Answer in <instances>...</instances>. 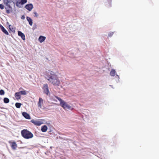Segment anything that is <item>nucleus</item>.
Wrapping results in <instances>:
<instances>
[{"mask_svg":"<svg viewBox=\"0 0 159 159\" xmlns=\"http://www.w3.org/2000/svg\"><path fill=\"white\" fill-rule=\"evenodd\" d=\"M46 78L55 86H58L60 81L57 76L53 72L48 71L45 75Z\"/></svg>","mask_w":159,"mask_h":159,"instance_id":"f257e3e1","label":"nucleus"},{"mask_svg":"<svg viewBox=\"0 0 159 159\" xmlns=\"http://www.w3.org/2000/svg\"><path fill=\"white\" fill-rule=\"evenodd\" d=\"M19 92L20 94L23 95H25L27 94L26 91L25 90L21 91Z\"/></svg>","mask_w":159,"mask_h":159,"instance_id":"aec40b11","label":"nucleus"},{"mask_svg":"<svg viewBox=\"0 0 159 159\" xmlns=\"http://www.w3.org/2000/svg\"><path fill=\"white\" fill-rule=\"evenodd\" d=\"M45 39L46 37H45L40 36L39 38V40L40 42L42 43L45 40Z\"/></svg>","mask_w":159,"mask_h":159,"instance_id":"2eb2a0df","label":"nucleus"},{"mask_svg":"<svg viewBox=\"0 0 159 159\" xmlns=\"http://www.w3.org/2000/svg\"><path fill=\"white\" fill-rule=\"evenodd\" d=\"M18 35L20 36L22 38V39L23 40H25V36L24 34L23 33H22L21 31H18Z\"/></svg>","mask_w":159,"mask_h":159,"instance_id":"ddd939ff","label":"nucleus"},{"mask_svg":"<svg viewBox=\"0 0 159 159\" xmlns=\"http://www.w3.org/2000/svg\"><path fill=\"white\" fill-rule=\"evenodd\" d=\"M114 33L113 32H111L109 34L108 36L109 37H111L112 36Z\"/></svg>","mask_w":159,"mask_h":159,"instance_id":"a878e982","label":"nucleus"},{"mask_svg":"<svg viewBox=\"0 0 159 159\" xmlns=\"http://www.w3.org/2000/svg\"><path fill=\"white\" fill-rule=\"evenodd\" d=\"M48 129V127L46 125H44L41 127V130L43 132H46Z\"/></svg>","mask_w":159,"mask_h":159,"instance_id":"f3484780","label":"nucleus"},{"mask_svg":"<svg viewBox=\"0 0 159 159\" xmlns=\"http://www.w3.org/2000/svg\"><path fill=\"white\" fill-rule=\"evenodd\" d=\"M0 8L2 10L4 8V5L2 4H0Z\"/></svg>","mask_w":159,"mask_h":159,"instance_id":"b1692460","label":"nucleus"},{"mask_svg":"<svg viewBox=\"0 0 159 159\" xmlns=\"http://www.w3.org/2000/svg\"><path fill=\"white\" fill-rule=\"evenodd\" d=\"M5 93V92L2 89L0 90V95H3Z\"/></svg>","mask_w":159,"mask_h":159,"instance_id":"5701e85b","label":"nucleus"},{"mask_svg":"<svg viewBox=\"0 0 159 159\" xmlns=\"http://www.w3.org/2000/svg\"><path fill=\"white\" fill-rule=\"evenodd\" d=\"M3 101L4 103H7L9 102V100L8 98H4Z\"/></svg>","mask_w":159,"mask_h":159,"instance_id":"412c9836","label":"nucleus"},{"mask_svg":"<svg viewBox=\"0 0 159 159\" xmlns=\"http://www.w3.org/2000/svg\"><path fill=\"white\" fill-rule=\"evenodd\" d=\"M31 122L35 125L38 126H39L42 124V123L40 121L34 120H32Z\"/></svg>","mask_w":159,"mask_h":159,"instance_id":"6e6552de","label":"nucleus"},{"mask_svg":"<svg viewBox=\"0 0 159 159\" xmlns=\"http://www.w3.org/2000/svg\"><path fill=\"white\" fill-rule=\"evenodd\" d=\"M15 97L17 100L20 99L21 97L19 92L16 93L15 94Z\"/></svg>","mask_w":159,"mask_h":159,"instance_id":"4468645a","label":"nucleus"},{"mask_svg":"<svg viewBox=\"0 0 159 159\" xmlns=\"http://www.w3.org/2000/svg\"><path fill=\"white\" fill-rule=\"evenodd\" d=\"M3 2L5 5L6 6L5 7L6 12L7 14H9L13 11L12 7L11 5L14 2L12 0H3Z\"/></svg>","mask_w":159,"mask_h":159,"instance_id":"f03ea898","label":"nucleus"},{"mask_svg":"<svg viewBox=\"0 0 159 159\" xmlns=\"http://www.w3.org/2000/svg\"><path fill=\"white\" fill-rule=\"evenodd\" d=\"M9 28L10 31L12 32H15V29L11 25H10L9 26Z\"/></svg>","mask_w":159,"mask_h":159,"instance_id":"6ab92c4d","label":"nucleus"},{"mask_svg":"<svg viewBox=\"0 0 159 159\" xmlns=\"http://www.w3.org/2000/svg\"><path fill=\"white\" fill-rule=\"evenodd\" d=\"M34 17H38V14L36 12H35V11L34 12Z\"/></svg>","mask_w":159,"mask_h":159,"instance_id":"393cba45","label":"nucleus"},{"mask_svg":"<svg viewBox=\"0 0 159 159\" xmlns=\"http://www.w3.org/2000/svg\"><path fill=\"white\" fill-rule=\"evenodd\" d=\"M116 71L114 69H112L110 72V75L112 76H114L115 75Z\"/></svg>","mask_w":159,"mask_h":159,"instance_id":"a211bd4d","label":"nucleus"},{"mask_svg":"<svg viewBox=\"0 0 159 159\" xmlns=\"http://www.w3.org/2000/svg\"><path fill=\"white\" fill-rule=\"evenodd\" d=\"M8 142L10 144L12 149L14 150H16V148L17 147V145L16 143L14 141L12 142L11 141H9Z\"/></svg>","mask_w":159,"mask_h":159,"instance_id":"0eeeda50","label":"nucleus"},{"mask_svg":"<svg viewBox=\"0 0 159 159\" xmlns=\"http://www.w3.org/2000/svg\"><path fill=\"white\" fill-rule=\"evenodd\" d=\"M21 18H22V19H25V17H24V16H23Z\"/></svg>","mask_w":159,"mask_h":159,"instance_id":"bb28decb","label":"nucleus"},{"mask_svg":"<svg viewBox=\"0 0 159 159\" xmlns=\"http://www.w3.org/2000/svg\"><path fill=\"white\" fill-rule=\"evenodd\" d=\"M55 97L60 102L61 106L65 110L70 109L71 108L70 106L67 103L63 100L61 98L57 96H55Z\"/></svg>","mask_w":159,"mask_h":159,"instance_id":"20e7f679","label":"nucleus"},{"mask_svg":"<svg viewBox=\"0 0 159 159\" xmlns=\"http://www.w3.org/2000/svg\"><path fill=\"white\" fill-rule=\"evenodd\" d=\"M21 105V104L20 103L17 102L15 104V106L17 108H20Z\"/></svg>","mask_w":159,"mask_h":159,"instance_id":"4be33fe9","label":"nucleus"},{"mask_svg":"<svg viewBox=\"0 0 159 159\" xmlns=\"http://www.w3.org/2000/svg\"><path fill=\"white\" fill-rule=\"evenodd\" d=\"M25 7L29 11H31L33 8V5L32 4H27Z\"/></svg>","mask_w":159,"mask_h":159,"instance_id":"1a4fd4ad","label":"nucleus"},{"mask_svg":"<svg viewBox=\"0 0 159 159\" xmlns=\"http://www.w3.org/2000/svg\"><path fill=\"white\" fill-rule=\"evenodd\" d=\"M43 104V100L42 98H40L39 99V101L38 102V107L40 108H42V105Z\"/></svg>","mask_w":159,"mask_h":159,"instance_id":"9d476101","label":"nucleus"},{"mask_svg":"<svg viewBox=\"0 0 159 159\" xmlns=\"http://www.w3.org/2000/svg\"><path fill=\"white\" fill-rule=\"evenodd\" d=\"M21 135L25 139H28L33 137V134L27 129H24L21 130Z\"/></svg>","mask_w":159,"mask_h":159,"instance_id":"7ed1b4c3","label":"nucleus"},{"mask_svg":"<svg viewBox=\"0 0 159 159\" xmlns=\"http://www.w3.org/2000/svg\"><path fill=\"white\" fill-rule=\"evenodd\" d=\"M26 19L29 23V24L30 26H32L33 25V20L29 17H27Z\"/></svg>","mask_w":159,"mask_h":159,"instance_id":"dca6fc26","label":"nucleus"},{"mask_svg":"<svg viewBox=\"0 0 159 159\" xmlns=\"http://www.w3.org/2000/svg\"><path fill=\"white\" fill-rule=\"evenodd\" d=\"M43 90L44 93L46 94L47 95H48L49 93V91L48 89V84H45L43 85Z\"/></svg>","mask_w":159,"mask_h":159,"instance_id":"423d86ee","label":"nucleus"},{"mask_svg":"<svg viewBox=\"0 0 159 159\" xmlns=\"http://www.w3.org/2000/svg\"><path fill=\"white\" fill-rule=\"evenodd\" d=\"M0 28L2 31L6 34L8 35L9 34L8 31L5 29V28L1 25H0Z\"/></svg>","mask_w":159,"mask_h":159,"instance_id":"9b49d317","label":"nucleus"},{"mask_svg":"<svg viewBox=\"0 0 159 159\" xmlns=\"http://www.w3.org/2000/svg\"><path fill=\"white\" fill-rule=\"evenodd\" d=\"M23 116L26 119H30V115L26 112H24L22 113Z\"/></svg>","mask_w":159,"mask_h":159,"instance_id":"f8f14e48","label":"nucleus"},{"mask_svg":"<svg viewBox=\"0 0 159 159\" xmlns=\"http://www.w3.org/2000/svg\"><path fill=\"white\" fill-rule=\"evenodd\" d=\"M27 2V0H20V1H18L16 2V5L18 7H21V6L26 3Z\"/></svg>","mask_w":159,"mask_h":159,"instance_id":"39448f33","label":"nucleus"}]
</instances>
